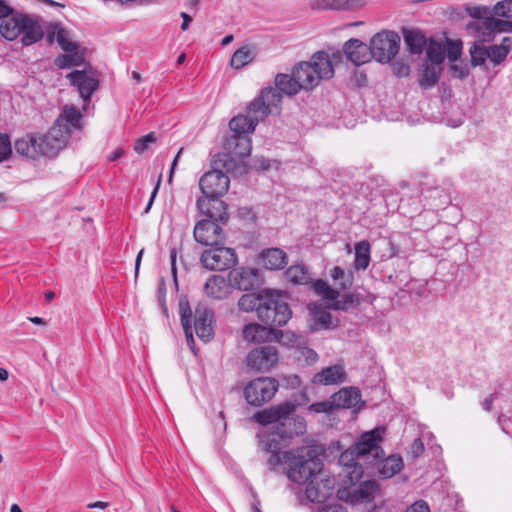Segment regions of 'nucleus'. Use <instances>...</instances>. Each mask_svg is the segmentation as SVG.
<instances>
[{
    "instance_id": "21",
    "label": "nucleus",
    "mask_w": 512,
    "mask_h": 512,
    "mask_svg": "<svg viewBox=\"0 0 512 512\" xmlns=\"http://www.w3.org/2000/svg\"><path fill=\"white\" fill-rule=\"evenodd\" d=\"M344 52L347 58L357 66L369 62L372 57L370 47L358 39L347 41Z\"/></svg>"
},
{
    "instance_id": "54",
    "label": "nucleus",
    "mask_w": 512,
    "mask_h": 512,
    "mask_svg": "<svg viewBox=\"0 0 512 512\" xmlns=\"http://www.w3.org/2000/svg\"><path fill=\"white\" fill-rule=\"evenodd\" d=\"M494 36L501 32H512V21L497 19L492 17Z\"/></svg>"
},
{
    "instance_id": "45",
    "label": "nucleus",
    "mask_w": 512,
    "mask_h": 512,
    "mask_svg": "<svg viewBox=\"0 0 512 512\" xmlns=\"http://www.w3.org/2000/svg\"><path fill=\"white\" fill-rule=\"evenodd\" d=\"M83 61L84 57L77 49L74 52H66V54L59 55L55 59V64L61 69H66L73 66H79Z\"/></svg>"
},
{
    "instance_id": "29",
    "label": "nucleus",
    "mask_w": 512,
    "mask_h": 512,
    "mask_svg": "<svg viewBox=\"0 0 512 512\" xmlns=\"http://www.w3.org/2000/svg\"><path fill=\"white\" fill-rule=\"evenodd\" d=\"M16 152L28 159L36 160L39 158L38 138L36 134L27 133L14 143Z\"/></svg>"
},
{
    "instance_id": "32",
    "label": "nucleus",
    "mask_w": 512,
    "mask_h": 512,
    "mask_svg": "<svg viewBox=\"0 0 512 512\" xmlns=\"http://www.w3.org/2000/svg\"><path fill=\"white\" fill-rule=\"evenodd\" d=\"M262 265L270 270H279L287 264V254L279 248H269L259 256Z\"/></svg>"
},
{
    "instance_id": "1",
    "label": "nucleus",
    "mask_w": 512,
    "mask_h": 512,
    "mask_svg": "<svg viewBox=\"0 0 512 512\" xmlns=\"http://www.w3.org/2000/svg\"><path fill=\"white\" fill-rule=\"evenodd\" d=\"M334 75L333 64L329 55L324 51L316 52L309 62H301L293 71L292 76L278 74L275 78V88L268 87L263 90H274L282 101L281 93L295 95L301 89H313L321 80H328Z\"/></svg>"
},
{
    "instance_id": "6",
    "label": "nucleus",
    "mask_w": 512,
    "mask_h": 512,
    "mask_svg": "<svg viewBox=\"0 0 512 512\" xmlns=\"http://www.w3.org/2000/svg\"><path fill=\"white\" fill-rule=\"evenodd\" d=\"M69 135V129L62 125H53L47 133L37 135L39 158L55 157L58 152L65 147Z\"/></svg>"
},
{
    "instance_id": "59",
    "label": "nucleus",
    "mask_w": 512,
    "mask_h": 512,
    "mask_svg": "<svg viewBox=\"0 0 512 512\" xmlns=\"http://www.w3.org/2000/svg\"><path fill=\"white\" fill-rule=\"evenodd\" d=\"M453 76L464 79L469 74V69L466 66H458L457 64L451 65Z\"/></svg>"
},
{
    "instance_id": "47",
    "label": "nucleus",
    "mask_w": 512,
    "mask_h": 512,
    "mask_svg": "<svg viewBox=\"0 0 512 512\" xmlns=\"http://www.w3.org/2000/svg\"><path fill=\"white\" fill-rule=\"evenodd\" d=\"M427 56L432 64H441L445 59L444 46L440 43L432 42L427 48Z\"/></svg>"
},
{
    "instance_id": "41",
    "label": "nucleus",
    "mask_w": 512,
    "mask_h": 512,
    "mask_svg": "<svg viewBox=\"0 0 512 512\" xmlns=\"http://www.w3.org/2000/svg\"><path fill=\"white\" fill-rule=\"evenodd\" d=\"M286 277L294 284H307L311 281V275L304 265H292L286 270Z\"/></svg>"
},
{
    "instance_id": "30",
    "label": "nucleus",
    "mask_w": 512,
    "mask_h": 512,
    "mask_svg": "<svg viewBox=\"0 0 512 512\" xmlns=\"http://www.w3.org/2000/svg\"><path fill=\"white\" fill-rule=\"evenodd\" d=\"M204 291L213 299H224L230 292V285L221 275H212L205 283Z\"/></svg>"
},
{
    "instance_id": "51",
    "label": "nucleus",
    "mask_w": 512,
    "mask_h": 512,
    "mask_svg": "<svg viewBox=\"0 0 512 512\" xmlns=\"http://www.w3.org/2000/svg\"><path fill=\"white\" fill-rule=\"evenodd\" d=\"M334 409L337 408L336 406H334V401L332 397L330 398V400L316 402L309 406V410L315 413H330Z\"/></svg>"
},
{
    "instance_id": "40",
    "label": "nucleus",
    "mask_w": 512,
    "mask_h": 512,
    "mask_svg": "<svg viewBox=\"0 0 512 512\" xmlns=\"http://www.w3.org/2000/svg\"><path fill=\"white\" fill-rule=\"evenodd\" d=\"M508 37H504L500 45L489 46V60L494 66L501 64L507 58L510 52V46Z\"/></svg>"
},
{
    "instance_id": "49",
    "label": "nucleus",
    "mask_w": 512,
    "mask_h": 512,
    "mask_svg": "<svg viewBox=\"0 0 512 512\" xmlns=\"http://www.w3.org/2000/svg\"><path fill=\"white\" fill-rule=\"evenodd\" d=\"M493 15L496 17H503L512 19V0H503L497 2L493 7Z\"/></svg>"
},
{
    "instance_id": "23",
    "label": "nucleus",
    "mask_w": 512,
    "mask_h": 512,
    "mask_svg": "<svg viewBox=\"0 0 512 512\" xmlns=\"http://www.w3.org/2000/svg\"><path fill=\"white\" fill-rule=\"evenodd\" d=\"M277 392V386H245L244 396L246 401L259 407L270 401Z\"/></svg>"
},
{
    "instance_id": "53",
    "label": "nucleus",
    "mask_w": 512,
    "mask_h": 512,
    "mask_svg": "<svg viewBox=\"0 0 512 512\" xmlns=\"http://www.w3.org/2000/svg\"><path fill=\"white\" fill-rule=\"evenodd\" d=\"M12 153L10 138L7 134H0V162L6 160Z\"/></svg>"
},
{
    "instance_id": "20",
    "label": "nucleus",
    "mask_w": 512,
    "mask_h": 512,
    "mask_svg": "<svg viewBox=\"0 0 512 512\" xmlns=\"http://www.w3.org/2000/svg\"><path fill=\"white\" fill-rule=\"evenodd\" d=\"M213 313L205 307L195 309L194 329L197 336L203 341H209L213 336Z\"/></svg>"
},
{
    "instance_id": "31",
    "label": "nucleus",
    "mask_w": 512,
    "mask_h": 512,
    "mask_svg": "<svg viewBox=\"0 0 512 512\" xmlns=\"http://www.w3.org/2000/svg\"><path fill=\"white\" fill-rule=\"evenodd\" d=\"M370 466H375L378 473L385 479L394 476L403 467L402 458L398 455H391L385 459L378 458Z\"/></svg>"
},
{
    "instance_id": "52",
    "label": "nucleus",
    "mask_w": 512,
    "mask_h": 512,
    "mask_svg": "<svg viewBox=\"0 0 512 512\" xmlns=\"http://www.w3.org/2000/svg\"><path fill=\"white\" fill-rule=\"evenodd\" d=\"M362 5V0H331L330 6L333 9H355Z\"/></svg>"
},
{
    "instance_id": "64",
    "label": "nucleus",
    "mask_w": 512,
    "mask_h": 512,
    "mask_svg": "<svg viewBox=\"0 0 512 512\" xmlns=\"http://www.w3.org/2000/svg\"><path fill=\"white\" fill-rule=\"evenodd\" d=\"M319 512H348V511L346 510V508H344L340 504H331V505H326V506L322 507Z\"/></svg>"
},
{
    "instance_id": "55",
    "label": "nucleus",
    "mask_w": 512,
    "mask_h": 512,
    "mask_svg": "<svg viewBox=\"0 0 512 512\" xmlns=\"http://www.w3.org/2000/svg\"><path fill=\"white\" fill-rule=\"evenodd\" d=\"M461 51L462 44L460 41H448L447 56L449 61H456L460 57Z\"/></svg>"
},
{
    "instance_id": "24",
    "label": "nucleus",
    "mask_w": 512,
    "mask_h": 512,
    "mask_svg": "<svg viewBox=\"0 0 512 512\" xmlns=\"http://www.w3.org/2000/svg\"><path fill=\"white\" fill-rule=\"evenodd\" d=\"M347 380L343 364L327 367L315 374L312 384H341Z\"/></svg>"
},
{
    "instance_id": "2",
    "label": "nucleus",
    "mask_w": 512,
    "mask_h": 512,
    "mask_svg": "<svg viewBox=\"0 0 512 512\" xmlns=\"http://www.w3.org/2000/svg\"><path fill=\"white\" fill-rule=\"evenodd\" d=\"M384 428H375L363 433L356 443L341 453L339 464L342 466L340 476L344 485H353L358 482L363 474V464L370 465L383 456L380 446Z\"/></svg>"
},
{
    "instance_id": "12",
    "label": "nucleus",
    "mask_w": 512,
    "mask_h": 512,
    "mask_svg": "<svg viewBox=\"0 0 512 512\" xmlns=\"http://www.w3.org/2000/svg\"><path fill=\"white\" fill-rule=\"evenodd\" d=\"M335 483V478L324 471L308 483L306 496L311 502H325L333 494Z\"/></svg>"
},
{
    "instance_id": "43",
    "label": "nucleus",
    "mask_w": 512,
    "mask_h": 512,
    "mask_svg": "<svg viewBox=\"0 0 512 512\" xmlns=\"http://www.w3.org/2000/svg\"><path fill=\"white\" fill-rule=\"evenodd\" d=\"M330 276L335 282L339 281L338 287L340 290H349L353 285V273L350 271L346 272L340 266L333 267L330 271Z\"/></svg>"
},
{
    "instance_id": "3",
    "label": "nucleus",
    "mask_w": 512,
    "mask_h": 512,
    "mask_svg": "<svg viewBox=\"0 0 512 512\" xmlns=\"http://www.w3.org/2000/svg\"><path fill=\"white\" fill-rule=\"evenodd\" d=\"M280 112V97L274 90H262L247 107L245 114L233 117L229 122L230 129L235 135H247L252 133L257 124L269 114Z\"/></svg>"
},
{
    "instance_id": "33",
    "label": "nucleus",
    "mask_w": 512,
    "mask_h": 512,
    "mask_svg": "<svg viewBox=\"0 0 512 512\" xmlns=\"http://www.w3.org/2000/svg\"><path fill=\"white\" fill-rule=\"evenodd\" d=\"M229 149L240 158L248 157L251 153V139L247 135H233L227 141Z\"/></svg>"
},
{
    "instance_id": "26",
    "label": "nucleus",
    "mask_w": 512,
    "mask_h": 512,
    "mask_svg": "<svg viewBox=\"0 0 512 512\" xmlns=\"http://www.w3.org/2000/svg\"><path fill=\"white\" fill-rule=\"evenodd\" d=\"M26 14L13 12L0 24V33L7 40H15L21 35V26L24 24Z\"/></svg>"
},
{
    "instance_id": "28",
    "label": "nucleus",
    "mask_w": 512,
    "mask_h": 512,
    "mask_svg": "<svg viewBox=\"0 0 512 512\" xmlns=\"http://www.w3.org/2000/svg\"><path fill=\"white\" fill-rule=\"evenodd\" d=\"M21 35L23 45L29 46L41 40L44 32L37 19L26 15L24 24L21 26Z\"/></svg>"
},
{
    "instance_id": "15",
    "label": "nucleus",
    "mask_w": 512,
    "mask_h": 512,
    "mask_svg": "<svg viewBox=\"0 0 512 512\" xmlns=\"http://www.w3.org/2000/svg\"><path fill=\"white\" fill-rule=\"evenodd\" d=\"M71 85L77 87L85 103L90 101L91 95L98 89L99 81L93 72L75 70L67 75Z\"/></svg>"
},
{
    "instance_id": "36",
    "label": "nucleus",
    "mask_w": 512,
    "mask_h": 512,
    "mask_svg": "<svg viewBox=\"0 0 512 512\" xmlns=\"http://www.w3.org/2000/svg\"><path fill=\"white\" fill-rule=\"evenodd\" d=\"M256 57V50L254 47L245 45L237 49L232 57L230 64L235 69H240L249 64Z\"/></svg>"
},
{
    "instance_id": "57",
    "label": "nucleus",
    "mask_w": 512,
    "mask_h": 512,
    "mask_svg": "<svg viewBox=\"0 0 512 512\" xmlns=\"http://www.w3.org/2000/svg\"><path fill=\"white\" fill-rule=\"evenodd\" d=\"M394 74L398 77H406L410 73V66L404 62H395L393 65Z\"/></svg>"
},
{
    "instance_id": "62",
    "label": "nucleus",
    "mask_w": 512,
    "mask_h": 512,
    "mask_svg": "<svg viewBox=\"0 0 512 512\" xmlns=\"http://www.w3.org/2000/svg\"><path fill=\"white\" fill-rule=\"evenodd\" d=\"M13 12L12 7H10L5 1L0 0V19H6Z\"/></svg>"
},
{
    "instance_id": "48",
    "label": "nucleus",
    "mask_w": 512,
    "mask_h": 512,
    "mask_svg": "<svg viewBox=\"0 0 512 512\" xmlns=\"http://www.w3.org/2000/svg\"><path fill=\"white\" fill-rule=\"evenodd\" d=\"M56 40L59 46L65 52H74L78 49L77 43L70 41L68 37V32L64 28H59L56 32Z\"/></svg>"
},
{
    "instance_id": "11",
    "label": "nucleus",
    "mask_w": 512,
    "mask_h": 512,
    "mask_svg": "<svg viewBox=\"0 0 512 512\" xmlns=\"http://www.w3.org/2000/svg\"><path fill=\"white\" fill-rule=\"evenodd\" d=\"M229 177L220 170L206 172L199 180L204 197H222L229 189Z\"/></svg>"
},
{
    "instance_id": "9",
    "label": "nucleus",
    "mask_w": 512,
    "mask_h": 512,
    "mask_svg": "<svg viewBox=\"0 0 512 512\" xmlns=\"http://www.w3.org/2000/svg\"><path fill=\"white\" fill-rule=\"evenodd\" d=\"M279 360L278 350L271 345L252 349L245 358L246 366L256 372H268Z\"/></svg>"
},
{
    "instance_id": "13",
    "label": "nucleus",
    "mask_w": 512,
    "mask_h": 512,
    "mask_svg": "<svg viewBox=\"0 0 512 512\" xmlns=\"http://www.w3.org/2000/svg\"><path fill=\"white\" fill-rule=\"evenodd\" d=\"M270 428H263L258 432L257 436L260 441V448L267 453H270V457L267 459V464L271 470H274L278 465L285 464L283 453L280 452L281 446L277 436L280 434L270 432Z\"/></svg>"
},
{
    "instance_id": "5",
    "label": "nucleus",
    "mask_w": 512,
    "mask_h": 512,
    "mask_svg": "<svg viewBox=\"0 0 512 512\" xmlns=\"http://www.w3.org/2000/svg\"><path fill=\"white\" fill-rule=\"evenodd\" d=\"M292 312L285 297L278 291H264V299L260 306L258 319L269 328L283 326L291 318Z\"/></svg>"
},
{
    "instance_id": "58",
    "label": "nucleus",
    "mask_w": 512,
    "mask_h": 512,
    "mask_svg": "<svg viewBox=\"0 0 512 512\" xmlns=\"http://www.w3.org/2000/svg\"><path fill=\"white\" fill-rule=\"evenodd\" d=\"M424 452V445L420 438H416L410 445V453L413 457H418Z\"/></svg>"
},
{
    "instance_id": "27",
    "label": "nucleus",
    "mask_w": 512,
    "mask_h": 512,
    "mask_svg": "<svg viewBox=\"0 0 512 512\" xmlns=\"http://www.w3.org/2000/svg\"><path fill=\"white\" fill-rule=\"evenodd\" d=\"M331 397L337 409L355 407L361 400V394L355 386H344Z\"/></svg>"
},
{
    "instance_id": "25",
    "label": "nucleus",
    "mask_w": 512,
    "mask_h": 512,
    "mask_svg": "<svg viewBox=\"0 0 512 512\" xmlns=\"http://www.w3.org/2000/svg\"><path fill=\"white\" fill-rule=\"evenodd\" d=\"M275 330L258 323L246 324L242 329V337L249 343H262L273 339Z\"/></svg>"
},
{
    "instance_id": "35",
    "label": "nucleus",
    "mask_w": 512,
    "mask_h": 512,
    "mask_svg": "<svg viewBox=\"0 0 512 512\" xmlns=\"http://www.w3.org/2000/svg\"><path fill=\"white\" fill-rule=\"evenodd\" d=\"M354 268L356 270H365L368 268L371 257V245L368 241L363 240L355 244Z\"/></svg>"
},
{
    "instance_id": "34",
    "label": "nucleus",
    "mask_w": 512,
    "mask_h": 512,
    "mask_svg": "<svg viewBox=\"0 0 512 512\" xmlns=\"http://www.w3.org/2000/svg\"><path fill=\"white\" fill-rule=\"evenodd\" d=\"M81 117L82 115L77 108L73 106H66L54 125H62L63 127H67L71 132V128H80Z\"/></svg>"
},
{
    "instance_id": "46",
    "label": "nucleus",
    "mask_w": 512,
    "mask_h": 512,
    "mask_svg": "<svg viewBox=\"0 0 512 512\" xmlns=\"http://www.w3.org/2000/svg\"><path fill=\"white\" fill-rule=\"evenodd\" d=\"M273 338H276L281 344L291 347L300 346L303 342L301 335L291 331L275 330Z\"/></svg>"
},
{
    "instance_id": "4",
    "label": "nucleus",
    "mask_w": 512,
    "mask_h": 512,
    "mask_svg": "<svg viewBox=\"0 0 512 512\" xmlns=\"http://www.w3.org/2000/svg\"><path fill=\"white\" fill-rule=\"evenodd\" d=\"M287 477L298 484H308L324 472L323 462L314 447H301L283 453Z\"/></svg>"
},
{
    "instance_id": "42",
    "label": "nucleus",
    "mask_w": 512,
    "mask_h": 512,
    "mask_svg": "<svg viewBox=\"0 0 512 512\" xmlns=\"http://www.w3.org/2000/svg\"><path fill=\"white\" fill-rule=\"evenodd\" d=\"M332 325L331 313L322 308H316L312 311V324L313 331L320 329H328Z\"/></svg>"
},
{
    "instance_id": "14",
    "label": "nucleus",
    "mask_w": 512,
    "mask_h": 512,
    "mask_svg": "<svg viewBox=\"0 0 512 512\" xmlns=\"http://www.w3.org/2000/svg\"><path fill=\"white\" fill-rule=\"evenodd\" d=\"M213 220H200L196 223L193 231L195 241L202 245H217L223 239V230Z\"/></svg>"
},
{
    "instance_id": "38",
    "label": "nucleus",
    "mask_w": 512,
    "mask_h": 512,
    "mask_svg": "<svg viewBox=\"0 0 512 512\" xmlns=\"http://www.w3.org/2000/svg\"><path fill=\"white\" fill-rule=\"evenodd\" d=\"M404 42L409 51L413 54H420L426 45L424 35L415 30H408L404 32Z\"/></svg>"
},
{
    "instance_id": "50",
    "label": "nucleus",
    "mask_w": 512,
    "mask_h": 512,
    "mask_svg": "<svg viewBox=\"0 0 512 512\" xmlns=\"http://www.w3.org/2000/svg\"><path fill=\"white\" fill-rule=\"evenodd\" d=\"M156 141V136L154 132H150L147 135L140 137L134 146V150L141 154L146 151L151 143Z\"/></svg>"
},
{
    "instance_id": "22",
    "label": "nucleus",
    "mask_w": 512,
    "mask_h": 512,
    "mask_svg": "<svg viewBox=\"0 0 512 512\" xmlns=\"http://www.w3.org/2000/svg\"><path fill=\"white\" fill-rule=\"evenodd\" d=\"M468 33L474 37L477 43L490 42L494 39L492 17L474 20L467 24Z\"/></svg>"
},
{
    "instance_id": "7",
    "label": "nucleus",
    "mask_w": 512,
    "mask_h": 512,
    "mask_svg": "<svg viewBox=\"0 0 512 512\" xmlns=\"http://www.w3.org/2000/svg\"><path fill=\"white\" fill-rule=\"evenodd\" d=\"M201 263L208 270L224 271L236 265L237 255L232 248L214 247L202 253Z\"/></svg>"
},
{
    "instance_id": "17",
    "label": "nucleus",
    "mask_w": 512,
    "mask_h": 512,
    "mask_svg": "<svg viewBox=\"0 0 512 512\" xmlns=\"http://www.w3.org/2000/svg\"><path fill=\"white\" fill-rule=\"evenodd\" d=\"M229 280L239 290L248 291L260 283V273L256 268H240L229 273Z\"/></svg>"
},
{
    "instance_id": "37",
    "label": "nucleus",
    "mask_w": 512,
    "mask_h": 512,
    "mask_svg": "<svg viewBox=\"0 0 512 512\" xmlns=\"http://www.w3.org/2000/svg\"><path fill=\"white\" fill-rule=\"evenodd\" d=\"M264 299V291L261 293H247L242 295L238 300V308L243 312L256 311L257 315L260 311Z\"/></svg>"
},
{
    "instance_id": "61",
    "label": "nucleus",
    "mask_w": 512,
    "mask_h": 512,
    "mask_svg": "<svg viewBox=\"0 0 512 512\" xmlns=\"http://www.w3.org/2000/svg\"><path fill=\"white\" fill-rule=\"evenodd\" d=\"M470 16L476 18V20L484 19L487 16V9L485 7H473L468 9Z\"/></svg>"
},
{
    "instance_id": "10",
    "label": "nucleus",
    "mask_w": 512,
    "mask_h": 512,
    "mask_svg": "<svg viewBox=\"0 0 512 512\" xmlns=\"http://www.w3.org/2000/svg\"><path fill=\"white\" fill-rule=\"evenodd\" d=\"M313 289L318 295L323 296L327 300L334 301L333 308L336 310L346 311L360 304V296L356 293L346 294L341 300H337L340 294L339 291L321 279L313 283Z\"/></svg>"
},
{
    "instance_id": "19",
    "label": "nucleus",
    "mask_w": 512,
    "mask_h": 512,
    "mask_svg": "<svg viewBox=\"0 0 512 512\" xmlns=\"http://www.w3.org/2000/svg\"><path fill=\"white\" fill-rule=\"evenodd\" d=\"M294 410V405L290 403H284L274 406L270 409H266L257 412L254 418L257 423L268 426L271 424H277L281 420L287 419L290 413Z\"/></svg>"
},
{
    "instance_id": "63",
    "label": "nucleus",
    "mask_w": 512,
    "mask_h": 512,
    "mask_svg": "<svg viewBox=\"0 0 512 512\" xmlns=\"http://www.w3.org/2000/svg\"><path fill=\"white\" fill-rule=\"evenodd\" d=\"M180 315H181V323L183 324V321H185V324H190L189 318L191 316V310L188 306V304L184 305L183 303L180 304Z\"/></svg>"
},
{
    "instance_id": "44",
    "label": "nucleus",
    "mask_w": 512,
    "mask_h": 512,
    "mask_svg": "<svg viewBox=\"0 0 512 512\" xmlns=\"http://www.w3.org/2000/svg\"><path fill=\"white\" fill-rule=\"evenodd\" d=\"M471 56V65L484 66L486 61L489 59V47L483 45V43L474 42L469 49Z\"/></svg>"
},
{
    "instance_id": "18",
    "label": "nucleus",
    "mask_w": 512,
    "mask_h": 512,
    "mask_svg": "<svg viewBox=\"0 0 512 512\" xmlns=\"http://www.w3.org/2000/svg\"><path fill=\"white\" fill-rule=\"evenodd\" d=\"M378 490L379 486L376 481H364L356 489L348 493V502L355 508L360 505L367 507L371 505Z\"/></svg>"
},
{
    "instance_id": "16",
    "label": "nucleus",
    "mask_w": 512,
    "mask_h": 512,
    "mask_svg": "<svg viewBox=\"0 0 512 512\" xmlns=\"http://www.w3.org/2000/svg\"><path fill=\"white\" fill-rule=\"evenodd\" d=\"M199 212L206 216V220L225 223L228 220L227 206L220 197H203L196 202Z\"/></svg>"
},
{
    "instance_id": "56",
    "label": "nucleus",
    "mask_w": 512,
    "mask_h": 512,
    "mask_svg": "<svg viewBox=\"0 0 512 512\" xmlns=\"http://www.w3.org/2000/svg\"><path fill=\"white\" fill-rule=\"evenodd\" d=\"M404 512H430V508L426 501L418 500L408 506Z\"/></svg>"
},
{
    "instance_id": "39",
    "label": "nucleus",
    "mask_w": 512,
    "mask_h": 512,
    "mask_svg": "<svg viewBox=\"0 0 512 512\" xmlns=\"http://www.w3.org/2000/svg\"><path fill=\"white\" fill-rule=\"evenodd\" d=\"M440 69L435 64L425 65L419 77V84L424 89L432 88L439 79Z\"/></svg>"
},
{
    "instance_id": "60",
    "label": "nucleus",
    "mask_w": 512,
    "mask_h": 512,
    "mask_svg": "<svg viewBox=\"0 0 512 512\" xmlns=\"http://www.w3.org/2000/svg\"><path fill=\"white\" fill-rule=\"evenodd\" d=\"M300 353L306 359V361L309 363H314L318 359L317 353L310 348L304 347L301 349Z\"/></svg>"
},
{
    "instance_id": "8",
    "label": "nucleus",
    "mask_w": 512,
    "mask_h": 512,
    "mask_svg": "<svg viewBox=\"0 0 512 512\" xmlns=\"http://www.w3.org/2000/svg\"><path fill=\"white\" fill-rule=\"evenodd\" d=\"M399 41L395 32L377 33L369 46L372 56L380 62H389L398 52Z\"/></svg>"
}]
</instances>
